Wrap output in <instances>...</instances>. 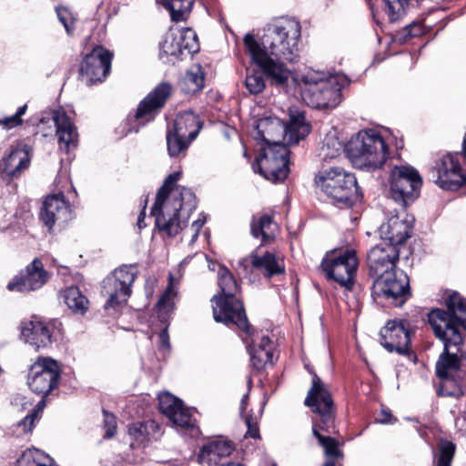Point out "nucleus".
Segmentation results:
<instances>
[{
    "instance_id": "1",
    "label": "nucleus",
    "mask_w": 466,
    "mask_h": 466,
    "mask_svg": "<svg viewBox=\"0 0 466 466\" xmlns=\"http://www.w3.org/2000/svg\"><path fill=\"white\" fill-rule=\"evenodd\" d=\"M300 38V22L295 17L282 16L266 25L259 41L253 34L248 33L243 43L252 62L263 70L272 84L285 86L290 71L284 63L297 61Z\"/></svg>"
},
{
    "instance_id": "2",
    "label": "nucleus",
    "mask_w": 466,
    "mask_h": 466,
    "mask_svg": "<svg viewBox=\"0 0 466 466\" xmlns=\"http://www.w3.org/2000/svg\"><path fill=\"white\" fill-rule=\"evenodd\" d=\"M256 130V139L268 145L264 154L258 159L259 173L273 183L283 181L289 173V150L282 140L294 145L309 135L310 127L304 114L290 111L289 124L277 117L261 118L257 123Z\"/></svg>"
},
{
    "instance_id": "3",
    "label": "nucleus",
    "mask_w": 466,
    "mask_h": 466,
    "mask_svg": "<svg viewBox=\"0 0 466 466\" xmlns=\"http://www.w3.org/2000/svg\"><path fill=\"white\" fill-rule=\"evenodd\" d=\"M180 173H171L158 189L151 215L156 218L158 230L167 237H175L187 224L188 213L196 208V197L186 187H176Z\"/></svg>"
},
{
    "instance_id": "4",
    "label": "nucleus",
    "mask_w": 466,
    "mask_h": 466,
    "mask_svg": "<svg viewBox=\"0 0 466 466\" xmlns=\"http://www.w3.org/2000/svg\"><path fill=\"white\" fill-rule=\"evenodd\" d=\"M296 80L300 87L301 98L309 106L334 108L341 101V85L335 76L308 69Z\"/></svg>"
},
{
    "instance_id": "5",
    "label": "nucleus",
    "mask_w": 466,
    "mask_h": 466,
    "mask_svg": "<svg viewBox=\"0 0 466 466\" xmlns=\"http://www.w3.org/2000/svg\"><path fill=\"white\" fill-rule=\"evenodd\" d=\"M347 155L356 168L371 171L383 166L389 153L381 135L375 129H367L350 140Z\"/></svg>"
},
{
    "instance_id": "6",
    "label": "nucleus",
    "mask_w": 466,
    "mask_h": 466,
    "mask_svg": "<svg viewBox=\"0 0 466 466\" xmlns=\"http://www.w3.org/2000/svg\"><path fill=\"white\" fill-rule=\"evenodd\" d=\"M434 334L444 343L443 352L436 362V375L443 381L453 380L461 368V360L456 352H451V347L462 343L461 330H466L465 322H443L442 327L438 322H430Z\"/></svg>"
},
{
    "instance_id": "7",
    "label": "nucleus",
    "mask_w": 466,
    "mask_h": 466,
    "mask_svg": "<svg viewBox=\"0 0 466 466\" xmlns=\"http://www.w3.org/2000/svg\"><path fill=\"white\" fill-rule=\"evenodd\" d=\"M315 183L338 205L350 207L359 198L355 176L341 167H332L319 171L315 177Z\"/></svg>"
},
{
    "instance_id": "8",
    "label": "nucleus",
    "mask_w": 466,
    "mask_h": 466,
    "mask_svg": "<svg viewBox=\"0 0 466 466\" xmlns=\"http://www.w3.org/2000/svg\"><path fill=\"white\" fill-rule=\"evenodd\" d=\"M231 329H237L246 344L254 369L262 370L273 360V343L268 333L254 328L250 322H225Z\"/></svg>"
},
{
    "instance_id": "9",
    "label": "nucleus",
    "mask_w": 466,
    "mask_h": 466,
    "mask_svg": "<svg viewBox=\"0 0 466 466\" xmlns=\"http://www.w3.org/2000/svg\"><path fill=\"white\" fill-rule=\"evenodd\" d=\"M358 258L353 249L331 250L321 261V268L329 279L351 290L355 283Z\"/></svg>"
},
{
    "instance_id": "10",
    "label": "nucleus",
    "mask_w": 466,
    "mask_h": 466,
    "mask_svg": "<svg viewBox=\"0 0 466 466\" xmlns=\"http://www.w3.org/2000/svg\"><path fill=\"white\" fill-rule=\"evenodd\" d=\"M137 270L134 265H123L104 280V288L109 296L105 309L114 312L127 303L131 295V286L134 283Z\"/></svg>"
},
{
    "instance_id": "11",
    "label": "nucleus",
    "mask_w": 466,
    "mask_h": 466,
    "mask_svg": "<svg viewBox=\"0 0 466 466\" xmlns=\"http://www.w3.org/2000/svg\"><path fill=\"white\" fill-rule=\"evenodd\" d=\"M311 387L304 400V405L314 414L312 425L315 422L325 424L326 428L330 427L332 420H335V406L331 393L327 389L321 379L311 370Z\"/></svg>"
},
{
    "instance_id": "12",
    "label": "nucleus",
    "mask_w": 466,
    "mask_h": 466,
    "mask_svg": "<svg viewBox=\"0 0 466 466\" xmlns=\"http://www.w3.org/2000/svg\"><path fill=\"white\" fill-rule=\"evenodd\" d=\"M172 87L167 83H160L138 105L134 115L125 122L126 134L138 132L139 128L154 119L155 115L166 103Z\"/></svg>"
},
{
    "instance_id": "13",
    "label": "nucleus",
    "mask_w": 466,
    "mask_h": 466,
    "mask_svg": "<svg viewBox=\"0 0 466 466\" xmlns=\"http://www.w3.org/2000/svg\"><path fill=\"white\" fill-rule=\"evenodd\" d=\"M421 185L422 179L419 172L412 167H395L390 172V195L401 207L413 201L419 196Z\"/></svg>"
},
{
    "instance_id": "14",
    "label": "nucleus",
    "mask_w": 466,
    "mask_h": 466,
    "mask_svg": "<svg viewBox=\"0 0 466 466\" xmlns=\"http://www.w3.org/2000/svg\"><path fill=\"white\" fill-rule=\"evenodd\" d=\"M61 375L59 363L49 357H40L31 366L27 384L37 395L46 396L57 387Z\"/></svg>"
},
{
    "instance_id": "15",
    "label": "nucleus",
    "mask_w": 466,
    "mask_h": 466,
    "mask_svg": "<svg viewBox=\"0 0 466 466\" xmlns=\"http://www.w3.org/2000/svg\"><path fill=\"white\" fill-rule=\"evenodd\" d=\"M459 153H448L440 157L431 169L433 181L441 188L457 190L466 183Z\"/></svg>"
},
{
    "instance_id": "16",
    "label": "nucleus",
    "mask_w": 466,
    "mask_h": 466,
    "mask_svg": "<svg viewBox=\"0 0 466 466\" xmlns=\"http://www.w3.org/2000/svg\"><path fill=\"white\" fill-rule=\"evenodd\" d=\"M113 54L101 46H97L86 54L79 68L81 80L87 86L102 82L111 68Z\"/></svg>"
},
{
    "instance_id": "17",
    "label": "nucleus",
    "mask_w": 466,
    "mask_h": 466,
    "mask_svg": "<svg viewBox=\"0 0 466 466\" xmlns=\"http://www.w3.org/2000/svg\"><path fill=\"white\" fill-rule=\"evenodd\" d=\"M157 399L159 410L174 425L198 432L196 428V420L193 417V409L184 407L181 400L167 391L159 393Z\"/></svg>"
},
{
    "instance_id": "18",
    "label": "nucleus",
    "mask_w": 466,
    "mask_h": 466,
    "mask_svg": "<svg viewBox=\"0 0 466 466\" xmlns=\"http://www.w3.org/2000/svg\"><path fill=\"white\" fill-rule=\"evenodd\" d=\"M446 310L434 308L430 310L419 308L416 318L424 320H466V299L457 291L449 292L444 298Z\"/></svg>"
},
{
    "instance_id": "19",
    "label": "nucleus",
    "mask_w": 466,
    "mask_h": 466,
    "mask_svg": "<svg viewBox=\"0 0 466 466\" xmlns=\"http://www.w3.org/2000/svg\"><path fill=\"white\" fill-rule=\"evenodd\" d=\"M405 322H386L379 333L380 344L388 352L406 355L410 342L409 327Z\"/></svg>"
},
{
    "instance_id": "20",
    "label": "nucleus",
    "mask_w": 466,
    "mask_h": 466,
    "mask_svg": "<svg viewBox=\"0 0 466 466\" xmlns=\"http://www.w3.org/2000/svg\"><path fill=\"white\" fill-rule=\"evenodd\" d=\"M400 258V247L387 241H380L368 254V266L375 277L396 268Z\"/></svg>"
},
{
    "instance_id": "21",
    "label": "nucleus",
    "mask_w": 466,
    "mask_h": 466,
    "mask_svg": "<svg viewBox=\"0 0 466 466\" xmlns=\"http://www.w3.org/2000/svg\"><path fill=\"white\" fill-rule=\"evenodd\" d=\"M40 218L50 230L55 224L64 226L72 218V210L62 192L46 197Z\"/></svg>"
},
{
    "instance_id": "22",
    "label": "nucleus",
    "mask_w": 466,
    "mask_h": 466,
    "mask_svg": "<svg viewBox=\"0 0 466 466\" xmlns=\"http://www.w3.org/2000/svg\"><path fill=\"white\" fill-rule=\"evenodd\" d=\"M374 278V288L379 292L386 298L400 299V302H403L409 293V278L403 270L394 268Z\"/></svg>"
},
{
    "instance_id": "23",
    "label": "nucleus",
    "mask_w": 466,
    "mask_h": 466,
    "mask_svg": "<svg viewBox=\"0 0 466 466\" xmlns=\"http://www.w3.org/2000/svg\"><path fill=\"white\" fill-rule=\"evenodd\" d=\"M48 279L40 259L35 258L26 268L25 272L16 276L7 285L10 291L28 292L43 287Z\"/></svg>"
},
{
    "instance_id": "24",
    "label": "nucleus",
    "mask_w": 466,
    "mask_h": 466,
    "mask_svg": "<svg viewBox=\"0 0 466 466\" xmlns=\"http://www.w3.org/2000/svg\"><path fill=\"white\" fill-rule=\"evenodd\" d=\"M249 268L263 271L264 276L268 279L285 272L282 259L270 252L262 256L251 254L238 261V269L242 270V273L248 274Z\"/></svg>"
},
{
    "instance_id": "25",
    "label": "nucleus",
    "mask_w": 466,
    "mask_h": 466,
    "mask_svg": "<svg viewBox=\"0 0 466 466\" xmlns=\"http://www.w3.org/2000/svg\"><path fill=\"white\" fill-rule=\"evenodd\" d=\"M214 320H248L243 302L237 298L215 295L211 299Z\"/></svg>"
},
{
    "instance_id": "26",
    "label": "nucleus",
    "mask_w": 466,
    "mask_h": 466,
    "mask_svg": "<svg viewBox=\"0 0 466 466\" xmlns=\"http://www.w3.org/2000/svg\"><path fill=\"white\" fill-rule=\"evenodd\" d=\"M55 322H23L21 339L35 349L46 348L52 343Z\"/></svg>"
},
{
    "instance_id": "27",
    "label": "nucleus",
    "mask_w": 466,
    "mask_h": 466,
    "mask_svg": "<svg viewBox=\"0 0 466 466\" xmlns=\"http://www.w3.org/2000/svg\"><path fill=\"white\" fill-rule=\"evenodd\" d=\"M234 450L235 445L231 441L218 437L208 441L201 447L198 461L208 466L218 465L221 459L228 457Z\"/></svg>"
},
{
    "instance_id": "28",
    "label": "nucleus",
    "mask_w": 466,
    "mask_h": 466,
    "mask_svg": "<svg viewBox=\"0 0 466 466\" xmlns=\"http://www.w3.org/2000/svg\"><path fill=\"white\" fill-rule=\"evenodd\" d=\"M411 228L410 221L400 218L398 215H392L380 227L379 233L381 241L400 247L410 237Z\"/></svg>"
},
{
    "instance_id": "29",
    "label": "nucleus",
    "mask_w": 466,
    "mask_h": 466,
    "mask_svg": "<svg viewBox=\"0 0 466 466\" xmlns=\"http://www.w3.org/2000/svg\"><path fill=\"white\" fill-rule=\"evenodd\" d=\"M53 120L56 127V136L60 150L69 152L77 146L76 127L63 108L53 112Z\"/></svg>"
},
{
    "instance_id": "30",
    "label": "nucleus",
    "mask_w": 466,
    "mask_h": 466,
    "mask_svg": "<svg viewBox=\"0 0 466 466\" xmlns=\"http://www.w3.org/2000/svg\"><path fill=\"white\" fill-rule=\"evenodd\" d=\"M163 431L159 423L154 420L135 422L128 427V435L132 441L131 447L146 446L160 439Z\"/></svg>"
},
{
    "instance_id": "31",
    "label": "nucleus",
    "mask_w": 466,
    "mask_h": 466,
    "mask_svg": "<svg viewBox=\"0 0 466 466\" xmlns=\"http://www.w3.org/2000/svg\"><path fill=\"white\" fill-rule=\"evenodd\" d=\"M336 432L335 420H332L330 427L326 428L325 424L315 422L312 425V434L318 440L319 445L323 448L324 454L329 459L340 458L343 456L339 450V442L330 435Z\"/></svg>"
},
{
    "instance_id": "32",
    "label": "nucleus",
    "mask_w": 466,
    "mask_h": 466,
    "mask_svg": "<svg viewBox=\"0 0 466 466\" xmlns=\"http://www.w3.org/2000/svg\"><path fill=\"white\" fill-rule=\"evenodd\" d=\"M30 164L28 152L22 148L12 150L2 160L1 169L8 177H16L27 169Z\"/></svg>"
},
{
    "instance_id": "33",
    "label": "nucleus",
    "mask_w": 466,
    "mask_h": 466,
    "mask_svg": "<svg viewBox=\"0 0 466 466\" xmlns=\"http://www.w3.org/2000/svg\"><path fill=\"white\" fill-rule=\"evenodd\" d=\"M201 127V122L195 113L185 111L177 116L171 129L188 137L189 140H195Z\"/></svg>"
},
{
    "instance_id": "34",
    "label": "nucleus",
    "mask_w": 466,
    "mask_h": 466,
    "mask_svg": "<svg viewBox=\"0 0 466 466\" xmlns=\"http://www.w3.org/2000/svg\"><path fill=\"white\" fill-rule=\"evenodd\" d=\"M277 225L269 215L254 217L250 225V231L254 238H262V243H268L275 237Z\"/></svg>"
},
{
    "instance_id": "35",
    "label": "nucleus",
    "mask_w": 466,
    "mask_h": 466,
    "mask_svg": "<svg viewBox=\"0 0 466 466\" xmlns=\"http://www.w3.org/2000/svg\"><path fill=\"white\" fill-rule=\"evenodd\" d=\"M179 280L180 276L176 279L172 273H169L167 287L156 306L158 317H164L174 309V299L177 296L176 288L179 284Z\"/></svg>"
},
{
    "instance_id": "36",
    "label": "nucleus",
    "mask_w": 466,
    "mask_h": 466,
    "mask_svg": "<svg viewBox=\"0 0 466 466\" xmlns=\"http://www.w3.org/2000/svg\"><path fill=\"white\" fill-rule=\"evenodd\" d=\"M180 87L187 94H194L200 91L204 86V73L199 65L193 66L188 69L180 81Z\"/></svg>"
},
{
    "instance_id": "37",
    "label": "nucleus",
    "mask_w": 466,
    "mask_h": 466,
    "mask_svg": "<svg viewBox=\"0 0 466 466\" xmlns=\"http://www.w3.org/2000/svg\"><path fill=\"white\" fill-rule=\"evenodd\" d=\"M64 299L68 309L75 314L82 316L88 309L89 301L77 287L66 289L64 292Z\"/></svg>"
},
{
    "instance_id": "38",
    "label": "nucleus",
    "mask_w": 466,
    "mask_h": 466,
    "mask_svg": "<svg viewBox=\"0 0 466 466\" xmlns=\"http://www.w3.org/2000/svg\"><path fill=\"white\" fill-rule=\"evenodd\" d=\"M16 466H56L54 460L38 449H28L16 461Z\"/></svg>"
},
{
    "instance_id": "39",
    "label": "nucleus",
    "mask_w": 466,
    "mask_h": 466,
    "mask_svg": "<svg viewBox=\"0 0 466 466\" xmlns=\"http://www.w3.org/2000/svg\"><path fill=\"white\" fill-rule=\"evenodd\" d=\"M163 6L170 13L174 22L186 21L189 16L194 0H164Z\"/></svg>"
},
{
    "instance_id": "40",
    "label": "nucleus",
    "mask_w": 466,
    "mask_h": 466,
    "mask_svg": "<svg viewBox=\"0 0 466 466\" xmlns=\"http://www.w3.org/2000/svg\"><path fill=\"white\" fill-rule=\"evenodd\" d=\"M192 141L193 140H189L188 137L168 128L167 132V147L168 155L171 157L185 155Z\"/></svg>"
},
{
    "instance_id": "41",
    "label": "nucleus",
    "mask_w": 466,
    "mask_h": 466,
    "mask_svg": "<svg viewBox=\"0 0 466 466\" xmlns=\"http://www.w3.org/2000/svg\"><path fill=\"white\" fill-rule=\"evenodd\" d=\"M178 31L169 32L166 35L164 40L159 44L160 57L169 56L175 57L176 59H183L182 50L179 43Z\"/></svg>"
},
{
    "instance_id": "42",
    "label": "nucleus",
    "mask_w": 466,
    "mask_h": 466,
    "mask_svg": "<svg viewBox=\"0 0 466 466\" xmlns=\"http://www.w3.org/2000/svg\"><path fill=\"white\" fill-rule=\"evenodd\" d=\"M218 281L224 298H236L238 291V284L233 274L226 268L220 267L218 271Z\"/></svg>"
},
{
    "instance_id": "43",
    "label": "nucleus",
    "mask_w": 466,
    "mask_h": 466,
    "mask_svg": "<svg viewBox=\"0 0 466 466\" xmlns=\"http://www.w3.org/2000/svg\"><path fill=\"white\" fill-rule=\"evenodd\" d=\"M347 152V146L343 144L335 135L326 136L321 147L320 155L325 161L340 157Z\"/></svg>"
},
{
    "instance_id": "44",
    "label": "nucleus",
    "mask_w": 466,
    "mask_h": 466,
    "mask_svg": "<svg viewBox=\"0 0 466 466\" xmlns=\"http://www.w3.org/2000/svg\"><path fill=\"white\" fill-rule=\"evenodd\" d=\"M178 34L183 57L198 52L199 43L198 35L194 30L187 27L178 30Z\"/></svg>"
},
{
    "instance_id": "45",
    "label": "nucleus",
    "mask_w": 466,
    "mask_h": 466,
    "mask_svg": "<svg viewBox=\"0 0 466 466\" xmlns=\"http://www.w3.org/2000/svg\"><path fill=\"white\" fill-rule=\"evenodd\" d=\"M422 0H384L385 13L388 15L389 21L393 23L401 18L406 11V7L410 5H419Z\"/></svg>"
},
{
    "instance_id": "46",
    "label": "nucleus",
    "mask_w": 466,
    "mask_h": 466,
    "mask_svg": "<svg viewBox=\"0 0 466 466\" xmlns=\"http://www.w3.org/2000/svg\"><path fill=\"white\" fill-rule=\"evenodd\" d=\"M455 444L451 441H441L438 453L433 456V466H451L455 454Z\"/></svg>"
},
{
    "instance_id": "47",
    "label": "nucleus",
    "mask_w": 466,
    "mask_h": 466,
    "mask_svg": "<svg viewBox=\"0 0 466 466\" xmlns=\"http://www.w3.org/2000/svg\"><path fill=\"white\" fill-rule=\"evenodd\" d=\"M263 74L265 73L262 71L247 75L245 85L249 93L257 95L264 90L266 84Z\"/></svg>"
},
{
    "instance_id": "48",
    "label": "nucleus",
    "mask_w": 466,
    "mask_h": 466,
    "mask_svg": "<svg viewBox=\"0 0 466 466\" xmlns=\"http://www.w3.org/2000/svg\"><path fill=\"white\" fill-rule=\"evenodd\" d=\"M27 106L24 105L19 106L15 114L10 116H6L5 118H0V126H2L5 129H11L17 126H20L23 123L22 116H24L26 112Z\"/></svg>"
},
{
    "instance_id": "49",
    "label": "nucleus",
    "mask_w": 466,
    "mask_h": 466,
    "mask_svg": "<svg viewBox=\"0 0 466 466\" xmlns=\"http://www.w3.org/2000/svg\"><path fill=\"white\" fill-rule=\"evenodd\" d=\"M158 350L163 358H167L171 352V344L168 334V325H166L158 333Z\"/></svg>"
},
{
    "instance_id": "50",
    "label": "nucleus",
    "mask_w": 466,
    "mask_h": 466,
    "mask_svg": "<svg viewBox=\"0 0 466 466\" xmlns=\"http://www.w3.org/2000/svg\"><path fill=\"white\" fill-rule=\"evenodd\" d=\"M104 425L106 429V437L111 438L116 431V419L114 414L104 410Z\"/></svg>"
},
{
    "instance_id": "51",
    "label": "nucleus",
    "mask_w": 466,
    "mask_h": 466,
    "mask_svg": "<svg viewBox=\"0 0 466 466\" xmlns=\"http://www.w3.org/2000/svg\"><path fill=\"white\" fill-rule=\"evenodd\" d=\"M245 424L247 426V432L245 437H250L253 439L259 438V430L258 427L257 418H253L251 415H246Z\"/></svg>"
},
{
    "instance_id": "52",
    "label": "nucleus",
    "mask_w": 466,
    "mask_h": 466,
    "mask_svg": "<svg viewBox=\"0 0 466 466\" xmlns=\"http://www.w3.org/2000/svg\"><path fill=\"white\" fill-rule=\"evenodd\" d=\"M56 14L59 21L63 24L66 32L68 34H71L73 31V28L71 26V25L73 24V19L69 11L64 7H57Z\"/></svg>"
},
{
    "instance_id": "53",
    "label": "nucleus",
    "mask_w": 466,
    "mask_h": 466,
    "mask_svg": "<svg viewBox=\"0 0 466 466\" xmlns=\"http://www.w3.org/2000/svg\"><path fill=\"white\" fill-rule=\"evenodd\" d=\"M403 31L406 37H417L425 34V28L421 23L410 24Z\"/></svg>"
},
{
    "instance_id": "54",
    "label": "nucleus",
    "mask_w": 466,
    "mask_h": 466,
    "mask_svg": "<svg viewBox=\"0 0 466 466\" xmlns=\"http://www.w3.org/2000/svg\"><path fill=\"white\" fill-rule=\"evenodd\" d=\"M35 417H36V411L34 410L32 413L26 415L21 420L20 425H22L24 427V430L25 431L32 430Z\"/></svg>"
},
{
    "instance_id": "55",
    "label": "nucleus",
    "mask_w": 466,
    "mask_h": 466,
    "mask_svg": "<svg viewBox=\"0 0 466 466\" xmlns=\"http://www.w3.org/2000/svg\"><path fill=\"white\" fill-rule=\"evenodd\" d=\"M204 224H205V219H197L191 224L190 230L193 233L191 240H190L191 244L194 243L196 241V239L198 238V232Z\"/></svg>"
},
{
    "instance_id": "56",
    "label": "nucleus",
    "mask_w": 466,
    "mask_h": 466,
    "mask_svg": "<svg viewBox=\"0 0 466 466\" xmlns=\"http://www.w3.org/2000/svg\"><path fill=\"white\" fill-rule=\"evenodd\" d=\"M251 385H252V380H251L250 377H248V391L250 390ZM248 398H249V393L247 392V393H245L243 395V397L241 399L240 407H239V412H240L241 416L244 415V411L247 409Z\"/></svg>"
},
{
    "instance_id": "57",
    "label": "nucleus",
    "mask_w": 466,
    "mask_h": 466,
    "mask_svg": "<svg viewBox=\"0 0 466 466\" xmlns=\"http://www.w3.org/2000/svg\"><path fill=\"white\" fill-rule=\"evenodd\" d=\"M383 415V418L380 419L379 421L380 423H390V417H391V414L390 412H384L382 413Z\"/></svg>"
},
{
    "instance_id": "58",
    "label": "nucleus",
    "mask_w": 466,
    "mask_h": 466,
    "mask_svg": "<svg viewBox=\"0 0 466 466\" xmlns=\"http://www.w3.org/2000/svg\"><path fill=\"white\" fill-rule=\"evenodd\" d=\"M145 219V212L144 210L139 214L138 219H137V226L139 228H143L146 225L144 223Z\"/></svg>"
},
{
    "instance_id": "59",
    "label": "nucleus",
    "mask_w": 466,
    "mask_h": 466,
    "mask_svg": "<svg viewBox=\"0 0 466 466\" xmlns=\"http://www.w3.org/2000/svg\"><path fill=\"white\" fill-rule=\"evenodd\" d=\"M46 406V401L44 399H42L40 401H38V403L36 404L35 408L36 410H35L36 412L37 410H42Z\"/></svg>"
},
{
    "instance_id": "60",
    "label": "nucleus",
    "mask_w": 466,
    "mask_h": 466,
    "mask_svg": "<svg viewBox=\"0 0 466 466\" xmlns=\"http://www.w3.org/2000/svg\"><path fill=\"white\" fill-rule=\"evenodd\" d=\"M462 152H463L464 157L466 158V135H465V137H464L463 143H462Z\"/></svg>"
},
{
    "instance_id": "61",
    "label": "nucleus",
    "mask_w": 466,
    "mask_h": 466,
    "mask_svg": "<svg viewBox=\"0 0 466 466\" xmlns=\"http://www.w3.org/2000/svg\"><path fill=\"white\" fill-rule=\"evenodd\" d=\"M322 466H336L333 460H328Z\"/></svg>"
},
{
    "instance_id": "62",
    "label": "nucleus",
    "mask_w": 466,
    "mask_h": 466,
    "mask_svg": "<svg viewBox=\"0 0 466 466\" xmlns=\"http://www.w3.org/2000/svg\"><path fill=\"white\" fill-rule=\"evenodd\" d=\"M220 466H243V465L240 463L228 462V463L220 464Z\"/></svg>"
}]
</instances>
